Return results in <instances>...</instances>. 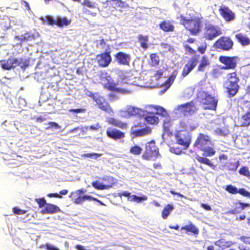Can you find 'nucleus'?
<instances>
[{"instance_id":"1","label":"nucleus","mask_w":250,"mask_h":250,"mask_svg":"<svg viewBox=\"0 0 250 250\" xmlns=\"http://www.w3.org/2000/svg\"><path fill=\"white\" fill-rule=\"evenodd\" d=\"M188 121H183L179 123L176 128L175 138L177 144L182 146L183 149H187L191 142V135L188 130H192L195 126L188 125Z\"/></svg>"},{"instance_id":"2","label":"nucleus","mask_w":250,"mask_h":250,"mask_svg":"<svg viewBox=\"0 0 250 250\" xmlns=\"http://www.w3.org/2000/svg\"><path fill=\"white\" fill-rule=\"evenodd\" d=\"M181 24L194 35L199 33L201 30V20L199 17L195 16L181 15L177 17Z\"/></svg>"},{"instance_id":"3","label":"nucleus","mask_w":250,"mask_h":250,"mask_svg":"<svg viewBox=\"0 0 250 250\" xmlns=\"http://www.w3.org/2000/svg\"><path fill=\"white\" fill-rule=\"evenodd\" d=\"M99 80L104 87L111 91H118L120 93L125 94H129L130 91L116 87V84L114 82L111 77L107 73L101 72L99 75Z\"/></svg>"},{"instance_id":"4","label":"nucleus","mask_w":250,"mask_h":250,"mask_svg":"<svg viewBox=\"0 0 250 250\" xmlns=\"http://www.w3.org/2000/svg\"><path fill=\"white\" fill-rule=\"evenodd\" d=\"M239 78L235 72L229 73L227 76V80L224 83V86L227 89L230 95L233 96L238 92Z\"/></svg>"},{"instance_id":"5","label":"nucleus","mask_w":250,"mask_h":250,"mask_svg":"<svg viewBox=\"0 0 250 250\" xmlns=\"http://www.w3.org/2000/svg\"><path fill=\"white\" fill-rule=\"evenodd\" d=\"M198 97H201L200 103L204 109L215 110L217 100L214 97L204 92H200Z\"/></svg>"},{"instance_id":"6","label":"nucleus","mask_w":250,"mask_h":250,"mask_svg":"<svg viewBox=\"0 0 250 250\" xmlns=\"http://www.w3.org/2000/svg\"><path fill=\"white\" fill-rule=\"evenodd\" d=\"M222 34L221 28L217 25L206 23L204 29V37L208 40H213Z\"/></svg>"},{"instance_id":"7","label":"nucleus","mask_w":250,"mask_h":250,"mask_svg":"<svg viewBox=\"0 0 250 250\" xmlns=\"http://www.w3.org/2000/svg\"><path fill=\"white\" fill-rule=\"evenodd\" d=\"M146 152L142 156L145 160H154L159 155L158 148L155 146L154 141H151L146 144Z\"/></svg>"},{"instance_id":"8","label":"nucleus","mask_w":250,"mask_h":250,"mask_svg":"<svg viewBox=\"0 0 250 250\" xmlns=\"http://www.w3.org/2000/svg\"><path fill=\"white\" fill-rule=\"evenodd\" d=\"M196 107L192 102L177 106L174 112L176 114H183L184 116H188L195 113Z\"/></svg>"},{"instance_id":"9","label":"nucleus","mask_w":250,"mask_h":250,"mask_svg":"<svg viewBox=\"0 0 250 250\" xmlns=\"http://www.w3.org/2000/svg\"><path fill=\"white\" fill-rule=\"evenodd\" d=\"M40 20L43 21H47L50 25L56 24L59 27L67 26L71 23V20L67 19L66 17H58L56 20H55L50 16H46L45 18L41 17Z\"/></svg>"},{"instance_id":"10","label":"nucleus","mask_w":250,"mask_h":250,"mask_svg":"<svg viewBox=\"0 0 250 250\" xmlns=\"http://www.w3.org/2000/svg\"><path fill=\"white\" fill-rule=\"evenodd\" d=\"M123 81L125 83L140 87H144V82L140 77H133L129 72H125L123 75Z\"/></svg>"},{"instance_id":"11","label":"nucleus","mask_w":250,"mask_h":250,"mask_svg":"<svg viewBox=\"0 0 250 250\" xmlns=\"http://www.w3.org/2000/svg\"><path fill=\"white\" fill-rule=\"evenodd\" d=\"M219 60L225 65V66H223L222 69H234L236 66L237 58L236 57L220 56Z\"/></svg>"},{"instance_id":"12","label":"nucleus","mask_w":250,"mask_h":250,"mask_svg":"<svg viewBox=\"0 0 250 250\" xmlns=\"http://www.w3.org/2000/svg\"><path fill=\"white\" fill-rule=\"evenodd\" d=\"M121 113V116L125 118H127L131 116L136 115H142L144 114V111L139 108L127 105L125 110H121L120 111Z\"/></svg>"},{"instance_id":"13","label":"nucleus","mask_w":250,"mask_h":250,"mask_svg":"<svg viewBox=\"0 0 250 250\" xmlns=\"http://www.w3.org/2000/svg\"><path fill=\"white\" fill-rule=\"evenodd\" d=\"M93 99L95 101L99 107L102 110H103L108 113L113 112V111L109 104L103 97L101 96L98 94H95V95H93Z\"/></svg>"},{"instance_id":"14","label":"nucleus","mask_w":250,"mask_h":250,"mask_svg":"<svg viewBox=\"0 0 250 250\" xmlns=\"http://www.w3.org/2000/svg\"><path fill=\"white\" fill-rule=\"evenodd\" d=\"M232 41L230 39L226 37L221 38L215 43V46L216 48L226 50H229L232 47Z\"/></svg>"},{"instance_id":"15","label":"nucleus","mask_w":250,"mask_h":250,"mask_svg":"<svg viewBox=\"0 0 250 250\" xmlns=\"http://www.w3.org/2000/svg\"><path fill=\"white\" fill-rule=\"evenodd\" d=\"M211 144L209 137L203 134H200L195 143V147L202 150L203 148Z\"/></svg>"},{"instance_id":"16","label":"nucleus","mask_w":250,"mask_h":250,"mask_svg":"<svg viewBox=\"0 0 250 250\" xmlns=\"http://www.w3.org/2000/svg\"><path fill=\"white\" fill-rule=\"evenodd\" d=\"M151 129L149 127L139 128L138 126L134 125L131 127V133L133 137H142L149 134Z\"/></svg>"},{"instance_id":"17","label":"nucleus","mask_w":250,"mask_h":250,"mask_svg":"<svg viewBox=\"0 0 250 250\" xmlns=\"http://www.w3.org/2000/svg\"><path fill=\"white\" fill-rule=\"evenodd\" d=\"M118 196L120 197H122L123 196L127 197L128 201L130 202H135L138 203L147 200V197L146 195H143L141 197L137 196L135 195H131L130 193L127 191H124L123 192L119 193L118 194Z\"/></svg>"},{"instance_id":"18","label":"nucleus","mask_w":250,"mask_h":250,"mask_svg":"<svg viewBox=\"0 0 250 250\" xmlns=\"http://www.w3.org/2000/svg\"><path fill=\"white\" fill-rule=\"evenodd\" d=\"M219 13L226 21H232L235 18V14L228 7L222 5L219 8Z\"/></svg>"},{"instance_id":"19","label":"nucleus","mask_w":250,"mask_h":250,"mask_svg":"<svg viewBox=\"0 0 250 250\" xmlns=\"http://www.w3.org/2000/svg\"><path fill=\"white\" fill-rule=\"evenodd\" d=\"M106 132L108 137L114 140L121 139L125 137L124 133L112 127L107 128Z\"/></svg>"},{"instance_id":"20","label":"nucleus","mask_w":250,"mask_h":250,"mask_svg":"<svg viewBox=\"0 0 250 250\" xmlns=\"http://www.w3.org/2000/svg\"><path fill=\"white\" fill-rule=\"evenodd\" d=\"M96 59L99 65L102 67L108 66L111 61V56L108 53L98 55Z\"/></svg>"},{"instance_id":"21","label":"nucleus","mask_w":250,"mask_h":250,"mask_svg":"<svg viewBox=\"0 0 250 250\" xmlns=\"http://www.w3.org/2000/svg\"><path fill=\"white\" fill-rule=\"evenodd\" d=\"M198 60L196 58H191L184 67L182 75L183 77L187 76L196 66Z\"/></svg>"},{"instance_id":"22","label":"nucleus","mask_w":250,"mask_h":250,"mask_svg":"<svg viewBox=\"0 0 250 250\" xmlns=\"http://www.w3.org/2000/svg\"><path fill=\"white\" fill-rule=\"evenodd\" d=\"M20 61L16 58H11L6 61L2 62L1 63V67L3 69L9 70L12 68L15 67L18 65H20Z\"/></svg>"},{"instance_id":"23","label":"nucleus","mask_w":250,"mask_h":250,"mask_svg":"<svg viewBox=\"0 0 250 250\" xmlns=\"http://www.w3.org/2000/svg\"><path fill=\"white\" fill-rule=\"evenodd\" d=\"M115 58L118 63L123 65H128L130 61V56L122 52L118 53Z\"/></svg>"},{"instance_id":"24","label":"nucleus","mask_w":250,"mask_h":250,"mask_svg":"<svg viewBox=\"0 0 250 250\" xmlns=\"http://www.w3.org/2000/svg\"><path fill=\"white\" fill-rule=\"evenodd\" d=\"M177 75V71L176 70L174 71L169 78L165 82L164 84V86L165 87L164 90L161 91L160 92L161 94H163L164 93L166 90H167L171 86V85L173 83L174 81V80L176 78V77Z\"/></svg>"},{"instance_id":"25","label":"nucleus","mask_w":250,"mask_h":250,"mask_svg":"<svg viewBox=\"0 0 250 250\" xmlns=\"http://www.w3.org/2000/svg\"><path fill=\"white\" fill-rule=\"evenodd\" d=\"M60 210L59 208L54 205L46 204L45 208L42 210V212L43 214H51L58 212Z\"/></svg>"},{"instance_id":"26","label":"nucleus","mask_w":250,"mask_h":250,"mask_svg":"<svg viewBox=\"0 0 250 250\" xmlns=\"http://www.w3.org/2000/svg\"><path fill=\"white\" fill-rule=\"evenodd\" d=\"M82 190H76L71 193L69 197L72 198L73 202L76 204H82V196L81 194Z\"/></svg>"},{"instance_id":"27","label":"nucleus","mask_w":250,"mask_h":250,"mask_svg":"<svg viewBox=\"0 0 250 250\" xmlns=\"http://www.w3.org/2000/svg\"><path fill=\"white\" fill-rule=\"evenodd\" d=\"M234 243L232 242V241H227L224 239H221L214 242V244L216 246H218L219 247L221 248L222 249H225L227 248L230 247Z\"/></svg>"},{"instance_id":"28","label":"nucleus","mask_w":250,"mask_h":250,"mask_svg":"<svg viewBox=\"0 0 250 250\" xmlns=\"http://www.w3.org/2000/svg\"><path fill=\"white\" fill-rule=\"evenodd\" d=\"M107 122L109 124L121 128H125L126 126V124L124 123L118 119L114 118H109L107 119Z\"/></svg>"},{"instance_id":"29","label":"nucleus","mask_w":250,"mask_h":250,"mask_svg":"<svg viewBox=\"0 0 250 250\" xmlns=\"http://www.w3.org/2000/svg\"><path fill=\"white\" fill-rule=\"evenodd\" d=\"M160 28L166 32L172 31L174 26L169 21H164L160 24Z\"/></svg>"},{"instance_id":"30","label":"nucleus","mask_w":250,"mask_h":250,"mask_svg":"<svg viewBox=\"0 0 250 250\" xmlns=\"http://www.w3.org/2000/svg\"><path fill=\"white\" fill-rule=\"evenodd\" d=\"M236 39L238 41V42L243 45H247L250 44V39L246 36L245 35H243L241 33L236 34L235 35Z\"/></svg>"},{"instance_id":"31","label":"nucleus","mask_w":250,"mask_h":250,"mask_svg":"<svg viewBox=\"0 0 250 250\" xmlns=\"http://www.w3.org/2000/svg\"><path fill=\"white\" fill-rule=\"evenodd\" d=\"M151 107L154 109V112L156 114L161 115L163 117L167 116V111L163 107L158 105L151 106L149 107V108Z\"/></svg>"},{"instance_id":"32","label":"nucleus","mask_w":250,"mask_h":250,"mask_svg":"<svg viewBox=\"0 0 250 250\" xmlns=\"http://www.w3.org/2000/svg\"><path fill=\"white\" fill-rule=\"evenodd\" d=\"M174 209L173 206L172 205H167L163 209L162 212V217L164 219H167L168 216L170 213L172 211V210Z\"/></svg>"},{"instance_id":"33","label":"nucleus","mask_w":250,"mask_h":250,"mask_svg":"<svg viewBox=\"0 0 250 250\" xmlns=\"http://www.w3.org/2000/svg\"><path fill=\"white\" fill-rule=\"evenodd\" d=\"M145 119L148 124L151 125L157 124L159 122L158 118L152 114L146 116L145 117Z\"/></svg>"},{"instance_id":"34","label":"nucleus","mask_w":250,"mask_h":250,"mask_svg":"<svg viewBox=\"0 0 250 250\" xmlns=\"http://www.w3.org/2000/svg\"><path fill=\"white\" fill-rule=\"evenodd\" d=\"M183 230H186L188 231H190L194 234H197L199 233L198 229L194 225L190 223L189 225H186L181 228Z\"/></svg>"},{"instance_id":"35","label":"nucleus","mask_w":250,"mask_h":250,"mask_svg":"<svg viewBox=\"0 0 250 250\" xmlns=\"http://www.w3.org/2000/svg\"><path fill=\"white\" fill-rule=\"evenodd\" d=\"M241 122L243 126H247L250 125V112H248L242 117Z\"/></svg>"},{"instance_id":"36","label":"nucleus","mask_w":250,"mask_h":250,"mask_svg":"<svg viewBox=\"0 0 250 250\" xmlns=\"http://www.w3.org/2000/svg\"><path fill=\"white\" fill-rule=\"evenodd\" d=\"M92 185L95 188L100 190L108 189L111 187V185H104L99 181L93 182Z\"/></svg>"},{"instance_id":"37","label":"nucleus","mask_w":250,"mask_h":250,"mask_svg":"<svg viewBox=\"0 0 250 250\" xmlns=\"http://www.w3.org/2000/svg\"><path fill=\"white\" fill-rule=\"evenodd\" d=\"M139 40L140 42L141 46L146 49L148 47L147 42H148V37L143 36L140 35L139 37Z\"/></svg>"},{"instance_id":"38","label":"nucleus","mask_w":250,"mask_h":250,"mask_svg":"<svg viewBox=\"0 0 250 250\" xmlns=\"http://www.w3.org/2000/svg\"><path fill=\"white\" fill-rule=\"evenodd\" d=\"M15 39H18L21 42H27L34 39V36L29 33H26L24 35H22L20 38L18 37H16Z\"/></svg>"},{"instance_id":"39","label":"nucleus","mask_w":250,"mask_h":250,"mask_svg":"<svg viewBox=\"0 0 250 250\" xmlns=\"http://www.w3.org/2000/svg\"><path fill=\"white\" fill-rule=\"evenodd\" d=\"M201 150L204 151V156H211L215 153V151L208 146L203 148Z\"/></svg>"},{"instance_id":"40","label":"nucleus","mask_w":250,"mask_h":250,"mask_svg":"<svg viewBox=\"0 0 250 250\" xmlns=\"http://www.w3.org/2000/svg\"><path fill=\"white\" fill-rule=\"evenodd\" d=\"M209 62L207 58L203 57L201 60V63L198 67V70L203 71L205 67L209 65Z\"/></svg>"},{"instance_id":"41","label":"nucleus","mask_w":250,"mask_h":250,"mask_svg":"<svg viewBox=\"0 0 250 250\" xmlns=\"http://www.w3.org/2000/svg\"><path fill=\"white\" fill-rule=\"evenodd\" d=\"M195 158H196V160L200 163L206 164L210 167H211L213 166L212 164L210 162L208 158L202 157L198 155H196Z\"/></svg>"},{"instance_id":"42","label":"nucleus","mask_w":250,"mask_h":250,"mask_svg":"<svg viewBox=\"0 0 250 250\" xmlns=\"http://www.w3.org/2000/svg\"><path fill=\"white\" fill-rule=\"evenodd\" d=\"M239 173L240 174L247 177L250 180V171L247 167H244L241 168L239 170Z\"/></svg>"},{"instance_id":"43","label":"nucleus","mask_w":250,"mask_h":250,"mask_svg":"<svg viewBox=\"0 0 250 250\" xmlns=\"http://www.w3.org/2000/svg\"><path fill=\"white\" fill-rule=\"evenodd\" d=\"M142 151V148L137 146L131 147L130 149V152L134 155H139L141 153Z\"/></svg>"},{"instance_id":"44","label":"nucleus","mask_w":250,"mask_h":250,"mask_svg":"<svg viewBox=\"0 0 250 250\" xmlns=\"http://www.w3.org/2000/svg\"><path fill=\"white\" fill-rule=\"evenodd\" d=\"M83 4L89 8H97L98 10H100L97 4L95 2L91 1L89 0H84Z\"/></svg>"},{"instance_id":"45","label":"nucleus","mask_w":250,"mask_h":250,"mask_svg":"<svg viewBox=\"0 0 250 250\" xmlns=\"http://www.w3.org/2000/svg\"><path fill=\"white\" fill-rule=\"evenodd\" d=\"M225 189H226V190L228 191L229 193H232V194L237 193L238 190L236 187H235L231 185L227 186L226 187Z\"/></svg>"},{"instance_id":"46","label":"nucleus","mask_w":250,"mask_h":250,"mask_svg":"<svg viewBox=\"0 0 250 250\" xmlns=\"http://www.w3.org/2000/svg\"><path fill=\"white\" fill-rule=\"evenodd\" d=\"M161 51L163 53H167L168 51H170L172 49L171 47L167 43H161Z\"/></svg>"},{"instance_id":"47","label":"nucleus","mask_w":250,"mask_h":250,"mask_svg":"<svg viewBox=\"0 0 250 250\" xmlns=\"http://www.w3.org/2000/svg\"><path fill=\"white\" fill-rule=\"evenodd\" d=\"M150 58L153 65H157L159 62V57L155 54H152L150 55Z\"/></svg>"},{"instance_id":"48","label":"nucleus","mask_w":250,"mask_h":250,"mask_svg":"<svg viewBox=\"0 0 250 250\" xmlns=\"http://www.w3.org/2000/svg\"><path fill=\"white\" fill-rule=\"evenodd\" d=\"M101 156V154L98 153H86L83 155L82 156L84 157H88L93 159H97Z\"/></svg>"},{"instance_id":"49","label":"nucleus","mask_w":250,"mask_h":250,"mask_svg":"<svg viewBox=\"0 0 250 250\" xmlns=\"http://www.w3.org/2000/svg\"><path fill=\"white\" fill-rule=\"evenodd\" d=\"M50 128H54L55 129H59L61 128V126L56 123L50 122L48 123V126L46 127V129Z\"/></svg>"},{"instance_id":"50","label":"nucleus","mask_w":250,"mask_h":250,"mask_svg":"<svg viewBox=\"0 0 250 250\" xmlns=\"http://www.w3.org/2000/svg\"><path fill=\"white\" fill-rule=\"evenodd\" d=\"M13 211L15 214L18 215L23 214L26 212V210L19 209L18 208H13Z\"/></svg>"},{"instance_id":"51","label":"nucleus","mask_w":250,"mask_h":250,"mask_svg":"<svg viewBox=\"0 0 250 250\" xmlns=\"http://www.w3.org/2000/svg\"><path fill=\"white\" fill-rule=\"evenodd\" d=\"M238 193H239L241 195H244L245 196L250 197V193L247 191L244 188H240L239 190H238Z\"/></svg>"},{"instance_id":"52","label":"nucleus","mask_w":250,"mask_h":250,"mask_svg":"<svg viewBox=\"0 0 250 250\" xmlns=\"http://www.w3.org/2000/svg\"><path fill=\"white\" fill-rule=\"evenodd\" d=\"M36 201L39 204L40 208H42L44 205H46V201L44 198L36 199Z\"/></svg>"},{"instance_id":"53","label":"nucleus","mask_w":250,"mask_h":250,"mask_svg":"<svg viewBox=\"0 0 250 250\" xmlns=\"http://www.w3.org/2000/svg\"><path fill=\"white\" fill-rule=\"evenodd\" d=\"M170 151L171 152L177 155H179L182 153V150L181 149L177 147H170Z\"/></svg>"},{"instance_id":"54","label":"nucleus","mask_w":250,"mask_h":250,"mask_svg":"<svg viewBox=\"0 0 250 250\" xmlns=\"http://www.w3.org/2000/svg\"><path fill=\"white\" fill-rule=\"evenodd\" d=\"M103 180L104 181H108L109 182V184L108 185H111V187L115 183V180L112 177L105 176Z\"/></svg>"},{"instance_id":"55","label":"nucleus","mask_w":250,"mask_h":250,"mask_svg":"<svg viewBox=\"0 0 250 250\" xmlns=\"http://www.w3.org/2000/svg\"><path fill=\"white\" fill-rule=\"evenodd\" d=\"M154 76L155 77L156 79H159L160 78L162 77L163 74V72L162 70H157L154 72Z\"/></svg>"},{"instance_id":"56","label":"nucleus","mask_w":250,"mask_h":250,"mask_svg":"<svg viewBox=\"0 0 250 250\" xmlns=\"http://www.w3.org/2000/svg\"><path fill=\"white\" fill-rule=\"evenodd\" d=\"M95 200H96L95 198L89 195H83L82 196V203L86 200H89V201L94 200V201Z\"/></svg>"},{"instance_id":"57","label":"nucleus","mask_w":250,"mask_h":250,"mask_svg":"<svg viewBox=\"0 0 250 250\" xmlns=\"http://www.w3.org/2000/svg\"><path fill=\"white\" fill-rule=\"evenodd\" d=\"M170 123L168 119H166L164 121V128L165 130H168V127Z\"/></svg>"},{"instance_id":"58","label":"nucleus","mask_w":250,"mask_h":250,"mask_svg":"<svg viewBox=\"0 0 250 250\" xmlns=\"http://www.w3.org/2000/svg\"><path fill=\"white\" fill-rule=\"evenodd\" d=\"M248 206H249V204L239 203L236 204V208H240L241 210H242Z\"/></svg>"},{"instance_id":"59","label":"nucleus","mask_w":250,"mask_h":250,"mask_svg":"<svg viewBox=\"0 0 250 250\" xmlns=\"http://www.w3.org/2000/svg\"><path fill=\"white\" fill-rule=\"evenodd\" d=\"M19 60L20 61V63H21V64H20V65H19L20 66L21 68L26 67L28 65V62H26V61H24V62H23L22 59H20Z\"/></svg>"},{"instance_id":"60","label":"nucleus","mask_w":250,"mask_h":250,"mask_svg":"<svg viewBox=\"0 0 250 250\" xmlns=\"http://www.w3.org/2000/svg\"><path fill=\"white\" fill-rule=\"evenodd\" d=\"M45 247L47 250H60L59 249L55 248L54 246L49 243H46L45 244Z\"/></svg>"},{"instance_id":"61","label":"nucleus","mask_w":250,"mask_h":250,"mask_svg":"<svg viewBox=\"0 0 250 250\" xmlns=\"http://www.w3.org/2000/svg\"><path fill=\"white\" fill-rule=\"evenodd\" d=\"M100 127L101 126L99 125V124L97 123L95 125H92L89 126V128L91 130H98L99 128H100Z\"/></svg>"},{"instance_id":"62","label":"nucleus","mask_w":250,"mask_h":250,"mask_svg":"<svg viewBox=\"0 0 250 250\" xmlns=\"http://www.w3.org/2000/svg\"><path fill=\"white\" fill-rule=\"evenodd\" d=\"M207 48V45L204 44L201 47H198V50L201 53L203 54Z\"/></svg>"},{"instance_id":"63","label":"nucleus","mask_w":250,"mask_h":250,"mask_svg":"<svg viewBox=\"0 0 250 250\" xmlns=\"http://www.w3.org/2000/svg\"><path fill=\"white\" fill-rule=\"evenodd\" d=\"M201 207L207 210H211V207L208 205H207L205 204H202Z\"/></svg>"},{"instance_id":"64","label":"nucleus","mask_w":250,"mask_h":250,"mask_svg":"<svg viewBox=\"0 0 250 250\" xmlns=\"http://www.w3.org/2000/svg\"><path fill=\"white\" fill-rule=\"evenodd\" d=\"M84 110L83 109H70V112H73L75 113H81L84 112Z\"/></svg>"}]
</instances>
